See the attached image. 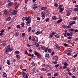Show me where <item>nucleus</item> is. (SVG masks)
I'll list each match as a JSON object with an SVG mask.
<instances>
[{
	"label": "nucleus",
	"instance_id": "1",
	"mask_svg": "<svg viewBox=\"0 0 78 78\" xmlns=\"http://www.w3.org/2000/svg\"><path fill=\"white\" fill-rule=\"evenodd\" d=\"M17 12V10H15L14 11H13V9H11L9 12V13L8 14V15L9 16H10V15H11V16L16 15Z\"/></svg>",
	"mask_w": 78,
	"mask_h": 78
},
{
	"label": "nucleus",
	"instance_id": "2",
	"mask_svg": "<svg viewBox=\"0 0 78 78\" xmlns=\"http://www.w3.org/2000/svg\"><path fill=\"white\" fill-rule=\"evenodd\" d=\"M13 50V48L12 47L10 48V46L9 45H8L7 46L6 50H5V53L6 54L7 53L9 52V51H11Z\"/></svg>",
	"mask_w": 78,
	"mask_h": 78
},
{
	"label": "nucleus",
	"instance_id": "3",
	"mask_svg": "<svg viewBox=\"0 0 78 78\" xmlns=\"http://www.w3.org/2000/svg\"><path fill=\"white\" fill-rule=\"evenodd\" d=\"M34 55L37 56V57H38V58H41V54L38 53V52H37L34 53Z\"/></svg>",
	"mask_w": 78,
	"mask_h": 78
},
{
	"label": "nucleus",
	"instance_id": "4",
	"mask_svg": "<svg viewBox=\"0 0 78 78\" xmlns=\"http://www.w3.org/2000/svg\"><path fill=\"white\" fill-rule=\"evenodd\" d=\"M67 12L66 14V16H68V17H69V16L70 15V14H71V12H72V10H71L68 9L67 10Z\"/></svg>",
	"mask_w": 78,
	"mask_h": 78
},
{
	"label": "nucleus",
	"instance_id": "5",
	"mask_svg": "<svg viewBox=\"0 0 78 78\" xmlns=\"http://www.w3.org/2000/svg\"><path fill=\"white\" fill-rule=\"evenodd\" d=\"M57 33L55 32H52L50 34V37H53L54 35H55V34H56Z\"/></svg>",
	"mask_w": 78,
	"mask_h": 78
},
{
	"label": "nucleus",
	"instance_id": "6",
	"mask_svg": "<svg viewBox=\"0 0 78 78\" xmlns=\"http://www.w3.org/2000/svg\"><path fill=\"white\" fill-rule=\"evenodd\" d=\"M23 78H28V76L29 75H27L26 73H25L24 74H23Z\"/></svg>",
	"mask_w": 78,
	"mask_h": 78
},
{
	"label": "nucleus",
	"instance_id": "7",
	"mask_svg": "<svg viewBox=\"0 0 78 78\" xmlns=\"http://www.w3.org/2000/svg\"><path fill=\"white\" fill-rule=\"evenodd\" d=\"M31 21V19L29 18L26 23V24L28 25V24H30Z\"/></svg>",
	"mask_w": 78,
	"mask_h": 78
},
{
	"label": "nucleus",
	"instance_id": "8",
	"mask_svg": "<svg viewBox=\"0 0 78 78\" xmlns=\"http://www.w3.org/2000/svg\"><path fill=\"white\" fill-rule=\"evenodd\" d=\"M58 8L59 9L60 12H62L64 11V9L60 7H58Z\"/></svg>",
	"mask_w": 78,
	"mask_h": 78
},
{
	"label": "nucleus",
	"instance_id": "9",
	"mask_svg": "<svg viewBox=\"0 0 78 78\" xmlns=\"http://www.w3.org/2000/svg\"><path fill=\"white\" fill-rule=\"evenodd\" d=\"M2 75L4 78H6V74L4 72H2Z\"/></svg>",
	"mask_w": 78,
	"mask_h": 78
},
{
	"label": "nucleus",
	"instance_id": "10",
	"mask_svg": "<svg viewBox=\"0 0 78 78\" xmlns=\"http://www.w3.org/2000/svg\"><path fill=\"white\" fill-rule=\"evenodd\" d=\"M72 51V49H70L67 51V53H68V55H71L72 54H71V52Z\"/></svg>",
	"mask_w": 78,
	"mask_h": 78
},
{
	"label": "nucleus",
	"instance_id": "11",
	"mask_svg": "<svg viewBox=\"0 0 78 78\" xmlns=\"http://www.w3.org/2000/svg\"><path fill=\"white\" fill-rule=\"evenodd\" d=\"M29 18H29L28 17H24L23 18V19L24 20H26V21H28V19H29Z\"/></svg>",
	"mask_w": 78,
	"mask_h": 78
},
{
	"label": "nucleus",
	"instance_id": "12",
	"mask_svg": "<svg viewBox=\"0 0 78 78\" xmlns=\"http://www.w3.org/2000/svg\"><path fill=\"white\" fill-rule=\"evenodd\" d=\"M8 6H12V5H13V2H10L8 3Z\"/></svg>",
	"mask_w": 78,
	"mask_h": 78
},
{
	"label": "nucleus",
	"instance_id": "13",
	"mask_svg": "<svg viewBox=\"0 0 78 78\" xmlns=\"http://www.w3.org/2000/svg\"><path fill=\"white\" fill-rule=\"evenodd\" d=\"M44 14L46 16H48V12L47 10H45L44 11Z\"/></svg>",
	"mask_w": 78,
	"mask_h": 78
},
{
	"label": "nucleus",
	"instance_id": "14",
	"mask_svg": "<svg viewBox=\"0 0 78 78\" xmlns=\"http://www.w3.org/2000/svg\"><path fill=\"white\" fill-rule=\"evenodd\" d=\"M27 55L29 56H31L32 59H33V58L34 57V55L33 54L31 55L30 53L28 54Z\"/></svg>",
	"mask_w": 78,
	"mask_h": 78
},
{
	"label": "nucleus",
	"instance_id": "15",
	"mask_svg": "<svg viewBox=\"0 0 78 78\" xmlns=\"http://www.w3.org/2000/svg\"><path fill=\"white\" fill-rule=\"evenodd\" d=\"M41 14L42 17H44V18L45 17V15L44 14V12H42L41 13Z\"/></svg>",
	"mask_w": 78,
	"mask_h": 78
},
{
	"label": "nucleus",
	"instance_id": "16",
	"mask_svg": "<svg viewBox=\"0 0 78 78\" xmlns=\"http://www.w3.org/2000/svg\"><path fill=\"white\" fill-rule=\"evenodd\" d=\"M41 10H45V11L46 9H47V7H42L41 8Z\"/></svg>",
	"mask_w": 78,
	"mask_h": 78
},
{
	"label": "nucleus",
	"instance_id": "17",
	"mask_svg": "<svg viewBox=\"0 0 78 78\" xmlns=\"http://www.w3.org/2000/svg\"><path fill=\"white\" fill-rule=\"evenodd\" d=\"M19 34V33L18 32H16L14 34V35L16 37H17Z\"/></svg>",
	"mask_w": 78,
	"mask_h": 78
},
{
	"label": "nucleus",
	"instance_id": "18",
	"mask_svg": "<svg viewBox=\"0 0 78 78\" xmlns=\"http://www.w3.org/2000/svg\"><path fill=\"white\" fill-rule=\"evenodd\" d=\"M3 12L4 13L5 15H6L8 12L7 11V10H6V9H5L4 10Z\"/></svg>",
	"mask_w": 78,
	"mask_h": 78
},
{
	"label": "nucleus",
	"instance_id": "19",
	"mask_svg": "<svg viewBox=\"0 0 78 78\" xmlns=\"http://www.w3.org/2000/svg\"><path fill=\"white\" fill-rule=\"evenodd\" d=\"M55 46L56 47V48H57L58 50H60V47H59V46L58 44L55 45Z\"/></svg>",
	"mask_w": 78,
	"mask_h": 78
},
{
	"label": "nucleus",
	"instance_id": "20",
	"mask_svg": "<svg viewBox=\"0 0 78 78\" xmlns=\"http://www.w3.org/2000/svg\"><path fill=\"white\" fill-rule=\"evenodd\" d=\"M16 57L17 59H20V56L19 55H16Z\"/></svg>",
	"mask_w": 78,
	"mask_h": 78
},
{
	"label": "nucleus",
	"instance_id": "21",
	"mask_svg": "<svg viewBox=\"0 0 78 78\" xmlns=\"http://www.w3.org/2000/svg\"><path fill=\"white\" fill-rule=\"evenodd\" d=\"M62 19H61L60 20H59L57 22V23H59L60 22H62Z\"/></svg>",
	"mask_w": 78,
	"mask_h": 78
},
{
	"label": "nucleus",
	"instance_id": "22",
	"mask_svg": "<svg viewBox=\"0 0 78 78\" xmlns=\"http://www.w3.org/2000/svg\"><path fill=\"white\" fill-rule=\"evenodd\" d=\"M78 17H77V16L76 17H73V20H77V19H78Z\"/></svg>",
	"mask_w": 78,
	"mask_h": 78
},
{
	"label": "nucleus",
	"instance_id": "23",
	"mask_svg": "<svg viewBox=\"0 0 78 78\" xmlns=\"http://www.w3.org/2000/svg\"><path fill=\"white\" fill-rule=\"evenodd\" d=\"M73 11H78V8H75L73 10Z\"/></svg>",
	"mask_w": 78,
	"mask_h": 78
},
{
	"label": "nucleus",
	"instance_id": "24",
	"mask_svg": "<svg viewBox=\"0 0 78 78\" xmlns=\"http://www.w3.org/2000/svg\"><path fill=\"white\" fill-rule=\"evenodd\" d=\"M31 27H30L28 29V32H30V31H31Z\"/></svg>",
	"mask_w": 78,
	"mask_h": 78
},
{
	"label": "nucleus",
	"instance_id": "25",
	"mask_svg": "<svg viewBox=\"0 0 78 78\" xmlns=\"http://www.w3.org/2000/svg\"><path fill=\"white\" fill-rule=\"evenodd\" d=\"M55 37L56 38H59V34H57L55 35Z\"/></svg>",
	"mask_w": 78,
	"mask_h": 78
},
{
	"label": "nucleus",
	"instance_id": "26",
	"mask_svg": "<svg viewBox=\"0 0 78 78\" xmlns=\"http://www.w3.org/2000/svg\"><path fill=\"white\" fill-rule=\"evenodd\" d=\"M15 53L16 54H17V55H19L20 53V52H19L18 51H15Z\"/></svg>",
	"mask_w": 78,
	"mask_h": 78
},
{
	"label": "nucleus",
	"instance_id": "27",
	"mask_svg": "<svg viewBox=\"0 0 78 78\" xmlns=\"http://www.w3.org/2000/svg\"><path fill=\"white\" fill-rule=\"evenodd\" d=\"M54 6L55 7H58V3L57 2H55L54 3Z\"/></svg>",
	"mask_w": 78,
	"mask_h": 78
},
{
	"label": "nucleus",
	"instance_id": "28",
	"mask_svg": "<svg viewBox=\"0 0 78 78\" xmlns=\"http://www.w3.org/2000/svg\"><path fill=\"white\" fill-rule=\"evenodd\" d=\"M58 75H59V73H55L54 74V76H58Z\"/></svg>",
	"mask_w": 78,
	"mask_h": 78
},
{
	"label": "nucleus",
	"instance_id": "29",
	"mask_svg": "<svg viewBox=\"0 0 78 78\" xmlns=\"http://www.w3.org/2000/svg\"><path fill=\"white\" fill-rule=\"evenodd\" d=\"M48 47H47L45 49L44 52L45 53H47V50H48Z\"/></svg>",
	"mask_w": 78,
	"mask_h": 78
},
{
	"label": "nucleus",
	"instance_id": "30",
	"mask_svg": "<svg viewBox=\"0 0 78 78\" xmlns=\"http://www.w3.org/2000/svg\"><path fill=\"white\" fill-rule=\"evenodd\" d=\"M37 5H34V6L33 7V9H34V10H35V9H36L37 8Z\"/></svg>",
	"mask_w": 78,
	"mask_h": 78
},
{
	"label": "nucleus",
	"instance_id": "31",
	"mask_svg": "<svg viewBox=\"0 0 78 78\" xmlns=\"http://www.w3.org/2000/svg\"><path fill=\"white\" fill-rule=\"evenodd\" d=\"M7 64H8V65H10L11 63L10 62V61L9 60H7Z\"/></svg>",
	"mask_w": 78,
	"mask_h": 78
},
{
	"label": "nucleus",
	"instance_id": "32",
	"mask_svg": "<svg viewBox=\"0 0 78 78\" xmlns=\"http://www.w3.org/2000/svg\"><path fill=\"white\" fill-rule=\"evenodd\" d=\"M32 71L33 73H34L36 72V68H34L32 69Z\"/></svg>",
	"mask_w": 78,
	"mask_h": 78
},
{
	"label": "nucleus",
	"instance_id": "33",
	"mask_svg": "<svg viewBox=\"0 0 78 78\" xmlns=\"http://www.w3.org/2000/svg\"><path fill=\"white\" fill-rule=\"evenodd\" d=\"M62 27L63 28H66V25L65 24L63 25H62Z\"/></svg>",
	"mask_w": 78,
	"mask_h": 78
},
{
	"label": "nucleus",
	"instance_id": "34",
	"mask_svg": "<svg viewBox=\"0 0 78 78\" xmlns=\"http://www.w3.org/2000/svg\"><path fill=\"white\" fill-rule=\"evenodd\" d=\"M50 20V19L49 18H47L45 20V21L46 22H49V21Z\"/></svg>",
	"mask_w": 78,
	"mask_h": 78
},
{
	"label": "nucleus",
	"instance_id": "35",
	"mask_svg": "<svg viewBox=\"0 0 78 78\" xmlns=\"http://www.w3.org/2000/svg\"><path fill=\"white\" fill-rule=\"evenodd\" d=\"M56 19H57V18H56V16H54L52 17V19L53 20H56Z\"/></svg>",
	"mask_w": 78,
	"mask_h": 78
},
{
	"label": "nucleus",
	"instance_id": "36",
	"mask_svg": "<svg viewBox=\"0 0 78 78\" xmlns=\"http://www.w3.org/2000/svg\"><path fill=\"white\" fill-rule=\"evenodd\" d=\"M41 49L43 50H45V47L44 46H41Z\"/></svg>",
	"mask_w": 78,
	"mask_h": 78
},
{
	"label": "nucleus",
	"instance_id": "37",
	"mask_svg": "<svg viewBox=\"0 0 78 78\" xmlns=\"http://www.w3.org/2000/svg\"><path fill=\"white\" fill-rule=\"evenodd\" d=\"M31 64L32 65V66H36V64H35V63L34 62H32Z\"/></svg>",
	"mask_w": 78,
	"mask_h": 78
},
{
	"label": "nucleus",
	"instance_id": "38",
	"mask_svg": "<svg viewBox=\"0 0 78 78\" xmlns=\"http://www.w3.org/2000/svg\"><path fill=\"white\" fill-rule=\"evenodd\" d=\"M11 19V17H9L6 19V20L9 21Z\"/></svg>",
	"mask_w": 78,
	"mask_h": 78
},
{
	"label": "nucleus",
	"instance_id": "39",
	"mask_svg": "<svg viewBox=\"0 0 78 78\" xmlns=\"http://www.w3.org/2000/svg\"><path fill=\"white\" fill-rule=\"evenodd\" d=\"M69 34H70V36L72 37V36H73V33L70 32L69 33Z\"/></svg>",
	"mask_w": 78,
	"mask_h": 78
},
{
	"label": "nucleus",
	"instance_id": "40",
	"mask_svg": "<svg viewBox=\"0 0 78 78\" xmlns=\"http://www.w3.org/2000/svg\"><path fill=\"white\" fill-rule=\"evenodd\" d=\"M51 74L50 73H47V76H51Z\"/></svg>",
	"mask_w": 78,
	"mask_h": 78
},
{
	"label": "nucleus",
	"instance_id": "41",
	"mask_svg": "<svg viewBox=\"0 0 78 78\" xmlns=\"http://www.w3.org/2000/svg\"><path fill=\"white\" fill-rule=\"evenodd\" d=\"M64 65L65 66H67L69 65V64L67 63L66 62H65L64 63Z\"/></svg>",
	"mask_w": 78,
	"mask_h": 78
},
{
	"label": "nucleus",
	"instance_id": "42",
	"mask_svg": "<svg viewBox=\"0 0 78 78\" xmlns=\"http://www.w3.org/2000/svg\"><path fill=\"white\" fill-rule=\"evenodd\" d=\"M52 63H53V64H57L58 62L57 61H53L52 62Z\"/></svg>",
	"mask_w": 78,
	"mask_h": 78
},
{
	"label": "nucleus",
	"instance_id": "43",
	"mask_svg": "<svg viewBox=\"0 0 78 78\" xmlns=\"http://www.w3.org/2000/svg\"><path fill=\"white\" fill-rule=\"evenodd\" d=\"M22 37H24V36H25V33H23L22 34Z\"/></svg>",
	"mask_w": 78,
	"mask_h": 78
},
{
	"label": "nucleus",
	"instance_id": "44",
	"mask_svg": "<svg viewBox=\"0 0 78 78\" xmlns=\"http://www.w3.org/2000/svg\"><path fill=\"white\" fill-rule=\"evenodd\" d=\"M67 42L68 44H70L72 43V41L71 40H68Z\"/></svg>",
	"mask_w": 78,
	"mask_h": 78
},
{
	"label": "nucleus",
	"instance_id": "45",
	"mask_svg": "<svg viewBox=\"0 0 78 78\" xmlns=\"http://www.w3.org/2000/svg\"><path fill=\"white\" fill-rule=\"evenodd\" d=\"M72 23H71V22H69L68 26L70 27H71V26H72Z\"/></svg>",
	"mask_w": 78,
	"mask_h": 78
},
{
	"label": "nucleus",
	"instance_id": "46",
	"mask_svg": "<svg viewBox=\"0 0 78 78\" xmlns=\"http://www.w3.org/2000/svg\"><path fill=\"white\" fill-rule=\"evenodd\" d=\"M25 25V23H23L21 24V27H23Z\"/></svg>",
	"mask_w": 78,
	"mask_h": 78
},
{
	"label": "nucleus",
	"instance_id": "47",
	"mask_svg": "<svg viewBox=\"0 0 78 78\" xmlns=\"http://www.w3.org/2000/svg\"><path fill=\"white\" fill-rule=\"evenodd\" d=\"M4 32H5V31L4 30L2 29L1 31H0V32L1 33H4Z\"/></svg>",
	"mask_w": 78,
	"mask_h": 78
},
{
	"label": "nucleus",
	"instance_id": "48",
	"mask_svg": "<svg viewBox=\"0 0 78 78\" xmlns=\"http://www.w3.org/2000/svg\"><path fill=\"white\" fill-rule=\"evenodd\" d=\"M45 56V57H47L48 58V57H49V54H46Z\"/></svg>",
	"mask_w": 78,
	"mask_h": 78
},
{
	"label": "nucleus",
	"instance_id": "49",
	"mask_svg": "<svg viewBox=\"0 0 78 78\" xmlns=\"http://www.w3.org/2000/svg\"><path fill=\"white\" fill-rule=\"evenodd\" d=\"M58 57L56 56L54 57V59H58Z\"/></svg>",
	"mask_w": 78,
	"mask_h": 78
},
{
	"label": "nucleus",
	"instance_id": "50",
	"mask_svg": "<svg viewBox=\"0 0 78 78\" xmlns=\"http://www.w3.org/2000/svg\"><path fill=\"white\" fill-rule=\"evenodd\" d=\"M36 34L37 35H38L40 34V32L39 31H37L36 32Z\"/></svg>",
	"mask_w": 78,
	"mask_h": 78
},
{
	"label": "nucleus",
	"instance_id": "51",
	"mask_svg": "<svg viewBox=\"0 0 78 78\" xmlns=\"http://www.w3.org/2000/svg\"><path fill=\"white\" fill-rule=\"evenodd\" d=\"M51 49H49L48 50V51L49 52V53H50L51 52Z\"/></svg>",
	"mask_w": 78,
	"mask_h": 78
},
{
	"label": "nucleus",
	"instance_id": "52",
	"mask_svg": "<svg viewBox=\"0 0 78 78\" xmlns=\"http://www.w3.org/2000/svg\"><path fill=\"white\" fill-rule=\"evenodd\" d=\"M69 31H74V30L72 29H69Z\"/></svg>",
	"mask_w": 78,
	"mask_h": 78
},
{
	"label": "nucleus",
	"instance_id": "53",
	"mask_svg": "<svg viewBox=\"0 0 78 78\" xmlns=\"http://www.w3.org/2000/svg\"><path fill=\"white\" fill-rule=\"evenodd\" d=\"M75 21H74L73 22H72V23H71L72 25H73L75 24Z\"/></svg>",
	"mask_w": 78,
	"mask_h": 78
},
{
	"label": "nucleus",
	"instance_id": "54",
	"mask_svg": "<svg viewBox=\"0 0 78 78\" xmlns=\"http://www.w3.org/2000/svg\"><path fill=\"white\" fill-rule=\"evenodd\" d=\"M41 70H43V71H45V69L42 68H41Z\"/></svg>",
	"mask_w": 78,
	"mask_h": 78
},
{
	"label": "nucleus",
	"instance_id": "55",
	"mask_svg": "<svg viewBox=\"0 0 78 78\" xmlns=\"http://www.w3.org/2000/svg\"><path fill=\"white\" fill-rule=\"evenodd\" d=\"M59 66V64H57V65H56L55 66V67L56 68H57V67H58V66Z\"/></svg>",
	"mask_w": 78,
	"mask_h": 78
},
{
	"label": "nucleus",
	"instance_id": "56",
	"mask_svg": "<svg viewBox=\"0 0 78 78\" xmlns=\"http://www.w3.org/2000/svg\"><path fill=\"white\" fill-rule=\"evenodd\" d=\"M25 53L26 54V55H28V52H27V51H25Z\"/></svg>",
	"mask_w": 78,
	"mask_h": 78
},
{
	"label": "nucleus",
	"instance_id": "57",
	"mask_svg": "<svg viewBox=\"0 0 78 78\" xmlns=\"http://www.w3.org/2000/svg\"><path fill=\"white\" fill-rule=\"evenodd\" d=\"M66 28H70L71 27H69V25L67 26H66Z\"/></svg>",
	"mask_w": 78,
	"mask_h": 78
},
{
	"label": "nucleus",
	"instance_id": "58",
	"mask_svg": "<svg viewBox=\"0 0 78 78\" xmlns=\"http://www.w3.org/2000/svg\"><path fill=\"white\" fill-rule=\"evenodd\" d=\"M20 25H18L17 26V28H20Z\"/></svg>",
	"mask_w": 78,
	"mask_h": 78
},
{
	"label": "nucleus",
	"instance_id": "59",
	"mask_svg": "<svg viewBox=\"0 0 78 78\" xmlns=\"http://www.w3.org/2000/svg\"><path fill=\"white\" fill-rule=\"evenodd\" d=\"M64 45V46H65V47H67V46H68V44H67L66 43H65Z\"/></svg>",
	"mask_w": 78,
	"mask_h": 78
},
{
	"label": "nucleus",
	"instance_id": "60",
	"mask_svg": "<svg viewBox=\"0 0 78 78\" xmlns=\"http://www.w3.org/2000/svg\"><path fill=\"white\" fill-rule=\"evenodd\" d=\"M77 55H78V53H77L76 54L74 55L73 56V57L75 58V57H76V56H77Z\"/></svg>",
	"mask_w": 78,
	"mask_h": 78
},
{
	"label": "nucleus",
	"instance_id": "61",
	"mask_svg": "<svg viewBox=\"0 0 78 78\" xmlns=\"http://www.w3.org/2000/svg\"><path fill=\"white\" fill-rule=\"evenodd\" d=\"M7 2H8V3H9L11 2V0H7Z\"/></svg>",
	"mask_w": 78,
	"mask_h": 78
},
{
	"label": "nucleus",
	"instance_id": "62",
	"mask_svg": "<svg viewBox=\"0 0 78 78\" xmlns=\"http://www.w3.org/2000/svg\"><path fill=\"white\" fill-rule=\"evenodd\" d=\"M75 32H76V33H78V30L76 29L74 30Z\"/></svg>",
	"mask_w": 78,
	"mask_h": 78
},
{
	"label": "nucleus",
	"instance_id": "63",
	"mask_svg": "<svg viewBox=\"0 0 78 78\" xmlns=\"http://www.w3.org/2000/svg\"><path fill=\"white\" fill-rule=\"evenodd\" d=\"M68 38L69 39H72V37H68Z\"/></svg>",
	"mask_w": 78,
	"mask_h": 78
},
{
	"label": "nucleus",
	"instance_id": "64",
	"mask_svg": "<svg viewBox=\"0 0 78 78\" xmlns=\"http://www.w3.org/2000/svg\"><path fill=\"white\" fill-rule=\"evenodd\" d=\"M78 41V37L76 38L75 40V41Z\"/></svg>",
	"mask_w": 78,
	"mask_h": 78
}]
</instances>
